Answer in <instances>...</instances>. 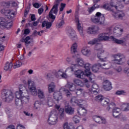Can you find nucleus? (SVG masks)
Here are the masks:
<instances>
[{
    "instance_id": "obj_1",
    "label": "nucleus",
    "mask_w": 129,
    "mask_h": 129,
    "mask_svg": "<svg viewBox=\"0 0 129 129\" xmlns=\"http://www.w3.org/2000/svg\"><path fill=\"white\" fill-rule=\"evenodd\" d=\"M59 6V0H56L54 5L53 6L52 9L49 13V18L51 19V20H50V22H49L48 21H44L42 24V28L46 27V29H50L52 27V23L55 21L56 17L53 15V12L55 15L58 14V7Z\"/></svg>"
},
{
    "instance_id": "obj_2",
    "label": "nucleus",
    "mask_w": 129,
    "mask_h": 129,
    "mask_svg": "<svg viewBox=\"0 0 129 129\" xmlns=\"http://www.w3.org/2000/svg\"><path fill=\"white\" fill-rule=\"evenodd\" d=\"M28 89L33 96H37V95L39 99H44L45 98V92L44 90L38 89L37 91L36 87L32 81L30 80L28 81Z\"/></svg>"
},
{
    "instance_id": "obj_3",
    "label": "nucleus",
    "mask_w": 129,
    "mask_h": 129,
    "mask_svg": "<svg viewBox=\"0 0 129 129\" xmlns=\"http://www.w3.org/2000/svg\"><path fill=\"white\" fill-rule=\"evenodd\" d=\"M99 42V39H98V38H94L93 40L89 41L88 42V45H90L91 46H92L93 45H96V51H97L98 54L97 57L99 58V59L102 61V62H106L107 57H104L102 58V56L100 55H102L103 53H104V50L102 49V44H98Z\"/></svg>"
},
{
    "instance_id": "obj_4",
    "label": "nucleus",
    "mask_w": 129,
    "mask_h": 129,
    "mask_svg": "<svg viewBox=\"0 0 129 129\" xmlns=\"http://www.w3.org/2000/svg\"><path fill=\"white\" fill-rule=\"evenodd\" d=\"M91 21L93 23L98 24V25H103L104 21H105V18L104 15L100 13V12H97L95 16L92 17Z\"/></svg>"
},
{
    "instance_id": "obj_5",
    "label": "nucleus",
    "mask_w": 129,
    "mask_h": 129,
    "mask_svg": "<svg viewBox=\"0 0 129 129\" xmlns=\"http://www.w3.org/2000/svg\"><path fill=\"white\" fill-rule=\"evenodd\" d=\"M57 122H58V112L56 110H53L50 113L48 123L50 125H54Z\"/></svg>"
},
{
    "instance_id": "obj_6",
    "label": "nucleus",
    "mask_w": 129,
    "mask_h": 129,
    "mask_svg": "<svg viewBox=\"0 0 129 129\" xmlns=\"http://www.w3.org/2000/svg\"><path fill=\"white\" fill-rule=\"evenodd\" d=\"M13 27V22L9 21V18L0 17V28L5 29H11Z\"/></svg>"
},
{
    "instance_id": "obj_7",
    "label": "nucleus",
    "mask_w": 129,
    "mask_h": 129,
    "mask_svg": "<svg viewBox=\"0 0 129 129\" xmlns=\"http://www.w3.org/2000/svg\"><path fill=\"white\" fill-rule=\"evenodd\" d=\"M98 67H101L102 69L108 70L110 68V64L106 63L101 64L99 63L94 64L92 68L93 72L94 73H97L99 70V68H98Z\"/></svg>"
},
{
    "instance_id": "obj_8",
    "label": "nucleus",
    "mask_w": 129,
    "mask_h": 129,
    "mask_svg": "<svg viewBox=\"0 0 129 129\" xmlns=\"http://www.w3.org/2000/svg\"><path fill=\"white\" fill-rule=\"evenodd\" d=\"M66 86L70 89V91H75L78 96L81 95V94L83 93V89L81 88L76 89V86H73L72 83H68Z\"/></svg>"
},
{
    "instance_id": "obj_9",
    "label": "nucleus",
    "mask_w": 129,
    "mask_h": 129,
    "mask_svg": "<svg viewBox=\"0 0 129 129\" xmlns=\"http://www.w3.org/2000/svg\"><path fill=\"white\" fill-rule=\"evenodd\" d=\"M67 35L73 41H77V35L75 34V31L73 30L72 27H67L66 29Z\"/></svg>"
},
{
    "instance_id": "obj_10",
    "label": "nucleus",
    "mask_w": 129,
    "mask_h": 129,
    "mask_svg": "<svg viewBox=\"0 0 129 129\" xmlns=\"http://www.w3.org/2000/svg\"><path fill=\"white\" fill-rule=\"evenodd\" d=\"M114 59L112 60L113 63L117 64V65L121 64L122 59H124V56L121 53H117L113 55Z\"/></svg>"
},
{
    "instance_id": "obj_11",
    "label": "nucleus",
    "mask_w": 129,
    "mask_h": 129,
    "mask_svg": "<svg viewBox=\"0 0 129 129\" xmlns=\"http://www.w3.org/2000/svg\"><path fill=\"white\" fill-rule=\"evenodd\" d=\"M1 14L7 17V19H13L15 15L14 13L10 9L4 8L1 11Z\"/></svg>"
},
{
    "instance_id": "obj_12",
    "label": "nucleus",
    "mask_w": 129,
    "mask_h": 129,
    "mask_svg": "<svg viewBox=\"0 0 129 129\" xmlns=\"http://www.w3.org/2000/svg\"><path fill=\"white\" fill-rule=\"evenodd\" d=\"M112 15L113 18L116 19V20H122L124 17L125 16V14L121 11H119L117 12H113Z\"/></svg>"
},
{
    "instance_id": "obj_13",
    "label": "nucleus",
    "mask_w": 129,
    "mask_h": 129,
    "mask_svg": "<svg viewBox=\"0 0 129 129\" xmlns=\"http://www.w3.org/2000/svg\"><path fill=\"white\" fill-rule=\"evenodd\" d=\"M5 96V101L6 102H11L14 99V94L10 90L7 91L4 93Z\"/></svg>"
},
{
    "instance_id": "obj_14",
    "label": "nucleus",
    "mask_w": 129,
    "mask_h": 129,
    "mask_svg": "<svg viewBox=\"0 0 129 129\" xmlns=\"http://www.w3.org/2000/svg\"><path fill=\"white\" fill-rule=\"evenodd\" d=\"M75 21L77 24V29L80 33V36H81V37H83V38H84V33H83V28L81 27V24H80V22H79V18L77 16L76 17Z\"/></svg>"
},
{
    "instance_id": "obj_15",
    "label": "nucleus",
    "mask_w": 129,
    "mask_h": 129,
    "mask_svg": "<svg viewBox=\"0 0 129 129\" xmlns=\"http://www.w3.org/2000/svg\"><path fill=\"white\" fill-rule=\"evenodd\" d=\"M86 76H87V77H89V79L91 81V80H92V79L95 78V76H94V75H89V74H88V73H86V71H85L84 72H83V71H82V73H81L79 75H78V78L83 79V78H84V77H85Z\"/></svg>"
},
{
    "instance_id": "obj_16",
    "label": "nucleus",
    "mask_w": 129,
    "mask_h": 129,
    "mask_svg": "<svg viewBox=\"0 0 129 129\" xmlns=\"http://www.w3.org/2000/svg\"><path fill=\"white\" fill-rule=\"evenodd\" d=\"M99 42L100 41H108L109 40V33H103L99 34L98 36Z\"/></svg>"
},
{
    "instance_id": "obj_17",
    "label": "nucleus",
    "mask_w": 129,
    "mask_h": 129,
    "mask_svg": "<svg viewBox=\"0 0 129 129\" xmlns=\"http://www.w3.org/2000/svg\"><path fill=\"white\" fill-rule=\"evenodd\" d=\"M64 110L66 113L69 114V115H72V114H74V108L72 107L69 104L65 105Z\"/></svg>"
},
{
    "instance_id": "obj_18",
    "label": "nucleus",
    "mask_w": 129,
    "mask_h": 129,
    "mask_svg": "<svg viewBox=\"0 0 129 129\" xmlns=\"http://www.w3.org/2000/svg\"><path fill=\"white\" fill-rule=\"evenodd\" d=\"M21 93L16 92V100H15V104L17 106L20 107V106H23V103L22 102V100H21Z\"/></svg>"
},
{
    "instance_id": "obj_19",
    "label": "nucleus",
    "mask_w": 129,
    "mask_h": 129,
    "mask_svg": "<svg viewBox=\"0 0 129 129\" xmlns=\"http://www.w3.org/2000/svg\"><path fill=\"white\" fill-rule=\"evenodd\" d=\"M99 31V27L97 26H92L88 28V33L89 34H91L92 35H94V34H97Z\"/></svg>"
},
{
    "instance_id": "obj_20",
    "label": "nucleus",
    "mask_w": 129,
    "mask_h": 129,
    "mask_svg": "<svg viewBox=\"0 0 129 129\" xmlns=\"http://www.w3.org/2000/svg\"><path fill=\"white\" fill-rule=\"evenodd\" d=\"M103 88L106 91H109L112 89V86H111V83L108 80H105L103 83Z\"/></svg>"
},
{
    "instance_id": "obj_21",
    "label": "nucleus",
    "mask_w": 129,
    "mask_h": 129,
    "mask_svg": "<svg viewBox=\"0 0 129 129\" xmlns=\"http://www.w3.org/2000/svg\"><path fill=\"white\" fill-rule=\"evenodd\" d=\"M120 108L115 107L112 109V114L114 117H119L121 118V114H120Z\"/></svg>"
},
{
    "instance_id": "obj_22",
    "label": "nucleus",
    "mask_w": 129,
    "mask_h": 129,
    "mask_svg": "<svg viewBox=\"0 0 129 129\" xmlns=\"http://www.w3.org/2000/svg\"><path fill=\"white\" fill-rule=\"evenodd\" d=\"M54 75L57 78H67V75L61 70H59L57 73H54Z\"/></svg>"
},
{
    "instance_id": "obj_23",
    "label": "nucleus",
    "mask_w": 129,
    "mask_h": 129,
    "mask_svg": "<svg viewBox=\"0 0 129 129\" xmlns=\"http://www.w3.org/2000/svg\"><path fill=\"white\" fill-rule=\"evenodd\" d=\"M75 58L77 59V62L78 63V66H84V61L82 58H80V55L79 54H77L75 55Z\"/></svg>"
},
{
    "instance_id": "obj_24",
    "label": "nucleus",
    "mask_w": 129,
    "mask_h": 129,
    "mask_svg": "<svg viewBox=\"0 0 129 129\" xmlns=\"http://www.w3.org/2000/svg\"><path fill=\"white\" fill-rule=\"evenodd\" d=\"M53 97L56 101H59L62 99V94L60 91L55 92L53 93Z\"/></svg>"
},
{
    "instance_id": "obj_25",
    "label": "nucleus",
    "mask_w": 129,
    "mask_h": 129,
    "mask_svg": "<svg viewBox=\"0 0 129 129\" xmlns=\"http://www.w3.org/2000/svg\"><path fill=\"white\" fill-rule=\"evenodd\" d=\"M99 89V86L97 84L94 83L92 85L91 88L90 89V91L91 92H93L94 93L95 92H97Z\"/></svg>"
},
{
    "instance_id": "obj_26",
    "label": "nucleus",
    "mask_w": 129,
    "mask_h": 129,
    "mask_svg": "<svg viewBox=\"0 0 129 129\" xmlns=\"http://www.w3.org/2000/svg\"><path fill=\"white\" fill-rule=\"evenodd\" d=\"M20 99L22 102V104H27L29 103V101L30 100V97L29 96H25L23 94L20 97Z\"/></svg>"
},
{
    "instance_id": "obj_27",
    "label": "nucleus",
    "mask_w": 129,
    "mask_h": 129,
    "mask_svg": "<svg viewBox=\"0 0 129 129\" xmlns=\"http://www.w3.org/2000/svg\"><path fill=\"white\" fill-rule=\"evenodd\" d=\"M111 39L113 41L114 43L119 45H125V41L122 40L117 39L113 36L110 37Z\"/></svg>"
},
{
    "instance_id": "obj_28",
    "label": "nucleus",
    "mask_w": 129,
    "mask_h": 129,
    "mask_svg": "<svg viewBox=\"0 0 129 129\" xmlns=\"http://www.w3.org/2000/svg\"><path fill=\"white\" fill-rule=\"evenodd\" d=\"M85 68V71L86 72V73H87L88 74H89V75H94L93 74H91V72H90V68H91V66L89 63H87L85 64L84 66Z\"/></svg>"
},
{
    "instance_id": "obj_29",
    "label": "nucleus",
    "mask_w": 129,
    "mask_h": 129,
    "mask_svg": "<svg viewBox=\"0 0 129 129\" xmlns=\"http://www.w3.org/2000/svg\"><path fill=\"white\" fill-rule=\"evenodd\" d=\"M73 82L78 86H80V87H83L84 86V83L83 82L78 79H74Z\"/></svg>"
},
{
    "instance_id": "obj_30",
    "label": "nucleus",
    "mask_w": 129,
    "mask_h": 129,
    "mask_svg": "<svg viewBox=\"0 0 129 129\" xmlns=\"http://www.w3.org/2000/svg\"><path fill=\"white\" fill-rule=\"evenodd\" d=\"M121 32H122V29H121L120 28H118L117 27L114 28L113 33L116 35V36H117V37H120Z\"/></svg>"
},
{
    "instance_id": "obj_31",
    "label": "nucleus",
    "mask_w": 129,
    "mask_h": 129,
    "mask_svg": "<svg viewBox=\"0 0 129 129\" xmlns=\"http://www.w3.org/2000/svg\"><path fill=\"white\" fill-rule=\"evenodd\" d=\"M13 68V62L7 61L4 66V70L6 71H8L9 70H11Z\"/></svg>"
},
{
    "instance_id": "obj_32",
    "label": "nucleus",
    "mask_w": 129,
    "mask_h": 129,
    "mask_svg": "<svg viewBox=\"0 0 129 129\" xmlns=\"http://www.w3.org/2000/svg\"><path fill=\"white\" fill-rule=\"evenodd\" d=\"M56 87V85L55 83L52 82L48 85V91L49 93H52V92H54L55 91V88Z\"/></svg>"
},
{
    "instance_id": "obj_33",
    "label": "nucleus",
    "mask_w": 129,
    "mask_h": 129,
    "mask_svg": "<svg viewBox=\"0 0 129 129\" xmlns=\"http://www.w3.org/2000/svg\"><path fill=\"white\" fill-rule=\"evenodd\" d=\"M1 6L4 8H9L11 7V1H2L1 2Z\"/></svg>"
},
{
    "instance_id": "obj_34",
    "label": "nucleus",
    "mask_w": 129,
    "mask_h": 129,
    "mask_svg": "<svg viewBox=\"0 0 129 129\" xmlns=\"http://www.w3.org/2000/svg\"><path fill=\"white\" fill-rule=\"evenodd\" d=\"M59 118L63 120V119H65V111L64 110V108H60L59 109Z\"/></svg>"
},
{
    "instance_id": "obj_35",
    "label": "nucleus",
    "mask_w": 129,
    "mask_h": 129,
    "mask_svg": "<svg viewBox=\"0 0 129 129\" xmlns=\"http://www.w3.org/2000/svg\"><path fill=\"white\" fill-rule=\"evenodd\" d=\"M99 5L97 4H95L92 7L88 9V12H89V14H91L95 9H99Z\"/></svg>"
},
{
    "instance_id": "obj_36",
    "label": "nucleus",
    "mask_w": 129,
    "mask_h": 129,
    "mask_svg": "<svg viewBox=\"0 0 129 129\" xmlns=\"http://www.w3.org/2000/svg\"><path fill=\"white\" fill-rule=\"evenodd\" d=\"M82 53L85 56H87V55H89L91 53V51L87 47H84L82 50Z\"/></svg>"
},
{
    "instance_id": "obj_37",
    "label": "nucleus",
    "mask_w": 129,
    "mask_h": 129,
    "mask_svg": "<svg viewBox=\"0 0 129 129\" xmlns=\"http://www.w3.org/2000/svg\"><path fill=\"white\" fill-rule=\"evenodd\" d=\"M23 91H27V90H26V87L24 86V85H19V92L17 91L16 92H19L21 94V95H23V93L24 92Z\"/></svg>"
},
{
    "instance_id": "obj_38",
    "label": "nucleus",
    "mask_w": 129,
    "mask_h": 129,
    "mask_svg": "<svg viewBox=\"0 0 129 129\" xmlns=\"http://www.w3.org/2000/svg\"><path fill=\"white\" fill-rule=\"evenodd\" d=\"M87 112V111H86V109L84 108L79 109V110L78 111V113L80 114V115H82V116H84V115H85Z\"/></svg>"
},
{
    "instance_id": "obj_39",
    "label": "nucleus",
    "mask_w": 129,
    "mask_h": 129,
    "mask_svg": "<svg viewBox=\"0 0 129 129\" xmlns=\"http://www.w3.org/2000/svg\"><path fill=\"white\" fill-rule=\"evenodd\" d=\"M77 43H74L72 47H71V51L72 53H76L77 52Z\"/></svg>"
},
{
    "instance_id": "obj_40",
    "label": "nucleus",
    "mask_w": 129,
    "mask_h": 129,
    "mask_svg": "<svg viewBox=\"0 0 129 129\" xmlns=\"http://www.w3.org/2000/svg\"><path fill=\"white\" fill-rule=\"evenodd\" d=\"M110 6L112 8H114L115 9H117V2L116 0H112L110 2Z\"/></svg>"
},
{
    "instance_id": "obj_41",
    "label": "nucleus",
    "mask_w": 129,
    "mask_h": 129,
    "mask_svg": "<svg viewBox=\"0 0 129 129\" xmlns=\"http://www.w3.org/2000/svg\"><path fill=\"white\" fill-rule=\"evenodd\" d=\"M80 101L76 97H73L71 99V103L72 104H78Z\"/></svg>"
},
{
    "instance_id": "obj_42",
    "label": "nucleus",
    "mask_w": 129,
    "mask_h": 129,
    "mask_svg": "<svg viewBox=\"0 0 129 129\" xmlns=\"http://www.w3.org/2000/svg\"><path fill=\"white\" fill-rule=\"evenodd\" d=\"M114 107H115V103L114 102H111L107 107L106 110L107 111H110L111 109H113V108H114Z\"/></svg>"
},
{
    "instance_id": "obj_43",
    "label": "nucleus",
    "mask_w": 129,
    "mask_h": 129,
    "mask_svg": "<svg viewBox=\"0 0 129 129\" xmlns=\"http://www.w3.org/2000/svg\"><path fill=\"white\" fill-rule=\"evenodd\" d=\"M61 19L62 20L56 24V28H61V27H62V26L65 24V22H64V14H62Z\"/></svg>"
},
{
    "instance_id": "obj_44",
    "label": "nucleus",
    "mask_w": 129,
    "mask_h": 129,
    "mask_svg": "<svg viewBox=\"0 0 129 129\" xmlns=\"http://www.w3.org/2000/svg\"><path fill=\"white\" fill-rule=\"evenodd\" d=\"M44 104H47V105H48L49 107L53 106V101H52V98L48 97L47 102L45 103Z\"/></svg>"
},
{
    "instance_id": "obj_45",
    "label": "nucleus",
    "mask_w": 129,
    "mask_h": 129,
    "mask_svg": "<svg viewBox=\"0 0 129 129\" xmlns=\"http://www.w3.org/2000/svg\"><path fill=\"white\" fill-rule=\"evenodd\" d=\"M93 120L95 121V122H97V123H100V120L101 119V117L99 116H97L96 115L93 116Z\"/></svg>"
},
{
    "instance_id": "obj_46",
    "label": "nucleus",
    "mask_w": 129,
    "mask_h": 129,
    "mask_svg": "<svg viewBox=\"0 0 129 129\" xmlns=\"http://www.w3.org/2000/svg\"><path fill=\"white\" fill-rule=\"evenodd\" d=\"M31 40V37L27 36L26 37V38L24 39V42L25 43V45L26 47H28L29 46V44H31V41H30Z\"/></svg>"
},
{
    "instance_id": "obj_47",
    "label": "nucleus",
    "mask_w": 129,
    "mask_h": 129,
    "mask_svg": "<svg viewBox=\"0 0 129 129\" xmlns=\"http://www.w3.org/2000/svg\"><path fill=\"white\" fill-rule=\"evenodd\" d=\"M22 66V61L21 60H18L16 61V63L14 64V68L16 69V68H19V67H21Z\"/></svg>"
},
{
    "instance_id": "obj_48",
    "label": "nucleus",
    "mask_w": 129,
    "mask_h": 129,
    "mask_svg": "<svg viewBox=\"0 0 129 129\" xmlns=\"http://www.w3.org/2000/svg\"><path fill=\"white\" fill-rule=\"evenodd\" d=\"M54 75H55V73H48L46 75V78L47 80H50L51 78H54Z\"/></svg>"
},
{
    "instance_id": "obj_49",
    "label": "nucleus",
    "mask_w": 129,
    "mask_h": 129,
    "mask_svg": "<svg viewBox=\"0 0 129 129\" xmlns=\"http://www.w3.org/2000/svg\"><path fill=\"white\" fill-rule=\"evenodd\" d=\"M41 103L40 102V101H36L34 103V108L35 109H38L39 107H40V105H41Z\"/></svg>"
},
{
    "instance_id": "obj_50",
    "label": "nucleus",
    "mask_w": 129,
    "mask_h": 129,
    "mask_svg": "<svg viewBox=\"0 0 129 129\" xmlns=\"http://www.w3.org/2000/svg\"><path fill=\"white\" fill-rule=\"evenodd\" d=\"M95 99L98 102H99V101H102V100H103V96L101 95H99L95 97Z\"/></svg>"
},
{
    "instance_id": "obj_51",
    "label": "nucleus",
    "mask_w": 129,
    "mask_h": 129,
    "mask_svg": "<svg viewBox=\"0 0 129 129\" xmlns=\"http://www.w3.org/2000/svg\"><path fill=\"white\" fill-rule=\"evenodd\" d=\"M115 94H116V95H125V94H126V92L123 90L117 91Z\"/></svg>"
},
{
    "instance_id": "obj_52",
    "label": "nucleus",
    "mask_w": 129,
    "mask_h": 129,
    "mask_svg": "<svg viewBox=\"0 0 129 129\" xmlns=\"http://www.w3.org/2000/svg\"><path fill=\"white\" fill-rule=\"evenodd\" d=\"M73 120L75 123H78L80 121V117L76 115L73 117Z\"/></svg>"
},
{
    "instance_id": "obj_53",
    "label": "nucleus",
    "mask_w": 129,
    "mask_h": 129,
    "mask_svg": "<svg viewBox=\"0 0 129 129\" xmlns=\"http://www.w3.org/2000/svg\"><path fill=\"white\" fill-rule=\"evenodd\" d=\"M72 67L73 69L74 72H76V71H77V69H79V66L73 63V64H72Z\"/></svg>"
},
{
    "instance_id": "obj_54",
    "label": "nucleus",
    "mask_w": 129,
    "mask_h": 129,
    "mask_svg": "<svg viewBox=\"0 0 129 129\" xmlns=\"http://www.w3.org/2000/svg\"><path fill=\"white\" fill-rule=\"evenodd\" d=\"M106 123V119L104 117H101L99 124H105Z\"/></svg>"
},
{
    "instance_id": "obj_55",
    "label": "nucleus",
    "mask_w": 129,
    "mask_h": 129,
    "mask_svg": "<svg viewBox=\"0 0 129 129\" xmlns=\"http://www.w3.org/2000/svg\"><path fill=\"white\" fill-rule=\"evenodd\" d=\"M103 9H104V10H106L107 11H110V7H109V5L108 4H104L102 6Z\"/></svg>"
},
{
    "instance_id": "obj_56",
    "label": "nucleus",
    "mask_w": 129,
    "mask_h": 129,
    "mask_svg": "<svg viewBox=\"0 0 129 129\" xmlns=\"http://www.w3.org/2000/svg\"><path fill=\"white\" fill-rule=\"evenodd\" d=\"M82 72V70H78L76 71L75 72L76 77H77V78H78V75H80Z\"/></svg>"
},
{
    "instance_id": "obj_57",
    "label": "nucleus",
    "mask_w": 129,
    "mask_h": 129,
    "mask_svg": "<svg viewBox=\"0 0 129 129\" xmlns=\"http://www.w3.org/2000/svg\"><path fill=\"white\" fill-rule=\"evenodd\" d=\"M124 111H128L129 110V103L124 104Z\"/></svg>"
},
{
    "instance_id": "obj_58",
    "label": "nucleus",
    "mask_w": 129,
    "mask_h": 129,
    "mask_svg": "<svg viewBox=\"0 0 129 129\" xmlns=\"http://www.w3.org/2000/svg\"><path fill=\"white\" fill-rule=\"evenodd\" d=\"M121 9H123V5L120 3L118 6L117 5V9H115V10L119 11V10H121Z\"/></svg>"
},
{
    "instance_id": "obj_59",
    "label": "nucleus",
    "mask_w": 129,
    "mask_h": 129,
    "mask_svg": "<svg viewBox=\"0 0 129 129\" xmlns=\"http://www.w3.org/2000/svg\"><path fill=\"white\" fill-rule=\"evenodd\" d=\"M123 72L126 74L128 77H129V68H126L124 69Z\"/></svg>"
},
{
    "instance_id": "obj_60",
    "label": "nucleus",
    "mask_w": 129,
    "mask_h": 129,
    "mask_svg": "<svg viewBox=\"0 0 129 129\" xmlns=\"http://www.w3.org/2000/svg\"><path fill=\"white\" fill-rule=\"evenodd\" d=\"M33 6L34 7V8H35V9H39V8H40V7H41V6H42V5L41 4H39V3H35L33 4Z\"/></svg>"
},
{
    "instance_id": "obj_61",
    "label": "nucleus",
    "mask_w": 129,
    "mask_h": 129,
    "mask_svg": "<svg viewBox=\"0 0 129 129\" xmlns=\"http://www.w3.org/2000/svg\"><path fill=\"white\" fill-rule=\"evenodd\" d=\"M11 2V5H12V7H18V4L17 2L14 1H10Z\"/></svg>"
},
{
    "instance_id": "obj_62",
    "label": "nucleus",
    "mask_w": 129,
    "mask_h": 129,
    "mask_svg": "<svg viewBox=\"0 0 129 129\" xmlns=\"http://www.w3.org/2000/svg\"><path fill=\"white\" fill-rule=\"evenodd\" d=\"M43 12H44V9L43 8V7H41L38 10V13L39 15H42V14H43Z\"/></svg>"
},
{
    "instance_id": "obj_63",
    "label": "nucleus",
    "mask_w": 129,
    "mask_h": 129,
    "mask_svg": "<svg viewBox=\"0 0 129 129\" xmlns=\"http://www.w3.org/2000/svg\"><path fill=\"white\" fill-rule=\"evenodd\" d=\"M17 129H26V128L24 125L19 124L17 125Z\"/></svg>"
},
{
    "instance_id": "obj_64",
    "label": "nucleus",
    "mask_w": 129,
    "mask_h": 129,
    "mask_svg": "<svg viewBox=\"0 0 129 129\" xmlns=\"http://www.w3.org/2000/svg\"><path fill=\"white\" fill-rule=\"evenodd\" d=\"M63 129H71L70 127L68 125V123H64L63 124Z\"/></svg>"
}]
</instances>
